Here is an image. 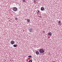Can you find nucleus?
<instances>
[{
  "instance_id": "nucleus-1",
  "label": "nucleus",
  "mask_w": 62,
  "mask_h": 62,
  "mask_svg": "<svg viewBox=\"0 0 62 62\" xmlns=\"http://www.w3.org/2000/svg\"><path fill=\"white\" fill-rule=\"evenodd\" d=\"M39 52L40 53H44V50L43 49V48H42L39 49Z\"/></svg>"
},
{
  "instance_id": "nucleus-2",
  "label": "nucleus",
  "mask_w": 62,
  "mask_h": 62,
  "mask_svg": "<svg viewBox=\"0 0 62 62\" xmlns=\"http://www.w3.org/2000/svg\"><path fill=\"white\" fill-rule=\"evenodd\" d=\"M13 9L14 11H16L17 10V8L16 7H14L13 8Z\"/></svg>"
},
{
  "instance_id": "nucleus-3",
  "label": "nucleus",
  "mask_w": 62,
  "mask_h": 62,
  "mask_svg": "<svg viewBox=\"0 0 62 62\" xmlns=\"http://www.w3.org/2000/svg\"><path fill=\"white\" fill-rule=\"evenodd\" d=\"M11 44H14L15 43V42L13 40H12L11 41Z\"/></svg>"
},
{
  "instance_id": "nucleus-4",
  "label": "nucleus",
  "mask_w": 62,
  "mask_h": 62,
  "mask_svg": "<svg viewBox=\"0 0 62 62\" xmlns=\"http://www.w3.org/2000/svg\"><path fill=\"white\" fill-rule=\"evenodd\" d=\"M41 10L42 11H43L44 10V7H41Z\"/></svg>"
},
{
  "instance_id": "nucleus-5",
  "label": "nucleus",
  "mask_w": 62,
  "mask_h": 62,
  "mask_svg": "<svg viewBox=\"0 0 62 62\" xmlns=\"http://www.w3.org/2000/svg\"><path fill=\"white\" fill-rule=\"evenodd\" d=\"M52 33H51V32H49V33H48L47 34V35L48 36H49V35L50 36H51V35H52Z\"/></svg>"
},
{
  "instance_id": "nucleus-6",
  "label": "nucleus",
  "mask_w": 62,
  "mask_h": 62,
  "mask_svg": "<svg viewBox=\"0 0 62 62\" xmlns=\"http://www.w3.org/2000/svg\"><path fill=\"white\" fill-rule=\"evenodd\" d=\"M29 31L30 32H33V29H31V28L29 30Z\"/></svg>"
},
{
  "instance_id": "nucleus-7",
  "label": "nucleus",
  "mask_w": 62,
  "mask_h": 62,
  "mask_svg": "<svg viewBox=\"0 0 62 62\" xmlns=\"http://www.w3.org/2000/svg\"><path fill=\"white\" fill-rule=\"evenodd\" d=\"M36 54H39V52L38 51H37L36 52Z\"/></svg>"
},
{
  "instance_id": "nucleus-8",
  "label": "nucleus",
  "mask_w": 62,
  "mask_h": 62,
  "mask_svg": "<svg viewBox=\"0 0 62 62\" xmlns=\"http://www.w3.org/2000/svg\"><path fill=\"white\" fill-rule=\"evenodd\" d=\"M30 20L29 19H28L27 20V22H28V23H29L30 22Z\"/></svg>"
},
{
  "instance_id": "nucleus-9",
  "label": "nucleus",
  "mask_w": 62,
  "mask_h": 62,
  "mask_svg": "<svg viewBox=\"0 0 62 62\" xmlns=\"http://www.w3.org/2000/svg\"><path fill=\"white\" fill-rule=\"evenodd\" d=\"M61 23V21H59V22H58V24L59 25L60 23Z\"/></svg>"
},
{
  "instance_id": "nucleus-10",
  "label": "nucleus",
  "mask_w": 62,
  "mask_h": 62,
  "mask_svg": "<svg viewBox=\"0 0 62 62\" xmlns=\"http://www.w3.org/2000/svg\"><path fill=\"white\" fill-rule=\"evenodd\" d=\"M13 46L14 47H17V45H14Z\"/></svg>"
},
{
  "instance_id": "nucleus-11",
  "label": "nucleus",
  "mask_w": 62,
  "mask_h": 62,
  "mask_svg": "<svg viewBox=\"0 0 62 62\" xmlns=\"http://www.w3.org/2000/svg\"><path fill=\"white\" fill-rule=\"evenodd\" d=\"M28 57H30V58H31L32 57V56L30 55V56H28Z\"/></svg>"
},
{
  "instance_id": "nucleus-12",
  "label": "nucleus",
  "mask_w": 62,
  "mask_h": 62,
  "mask_svg": "<svg viewBox=\"0 0 62 62\" xmlns=\"http://www.w3.org/2000/svg\"><path fill=\"white\" fill-rule=\"evenodd\" d=\"M29 62H32V60H30L29 61Z\"/></svg>"
},
{
  "instance_id": "nucleus-13",
  "label": "nucleus",
  "mask_w": 62,
  "mask_h": 62,
  "mask_svg": "<svg viewBox=\"0 0 62 62\" xmlns=\"http://www.w3.org/2000/svg\"><path fill=\"white\" fill-rule=\"evenodd\" d=\"M23 2H25V0H23Z\"/></svg>"
},
{
  "instance_id": "nucleus-14",
  "label": "nucleus",
  "mask_w": 62,
  "mask_h": 62,
  "mask_svg": "<svg viewBox=\"0 0 62 62\" xmlns=\"http://www.w3.org/2000/svg\"><path fill=\"white\" fill-rule=\"evenodd\" d=\"M39 12H40L39 11V10H38V13H39Z\"/></svg>"
},
{
  "instance_id": "nucleus-15",
  "label": "nucleus",
  "mask_w": 62,
  "mask_h": 62,
  "mask_svg": "<svg viewBox=\"0 0 62 62\" xmlns=\"http://www.w3.org/2000/svg\"><path fill=\"white\" fill-rule=\"evenodd\" d=\"M17 18H16L15 19V20H17Z\"/></svg>"
},
{
  "instance_id": "nucleus-16",
  "label": "nucleus",
  "mask_w": 62,
  "mask_h": 62,
  "mask_svg": "<svg viewBox=\"0 0 62 62\" xmlns=\"http://www.w3.org/2000/svg\"><path fill=\"white\" fill-rule=\"evenodd\" d=\"M43 33H45V31H43Z\"/></svg>"
},
{
  "instance_id": "nucleus-17",
  "label": "nucleus",
  "mask_w": 62,
  "mask_h": 62,
  "mask_svg": "<svg viewBox=\"0 0 62 62\" xmlns=\"http://www.w3.org/2000/svg\"><path fill=\"white\" fill-rule=\"evenodd\" d=\"M53 62H56L55 61H54Z\"/></svg>"
}]
</instances>
